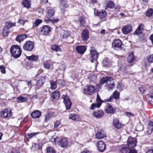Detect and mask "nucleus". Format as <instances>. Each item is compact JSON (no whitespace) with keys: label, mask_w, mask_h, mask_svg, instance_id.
Instances as JSON below:
<instances>
[{"label":"nucleus","mask_w":153,"mask_h":153,"mask_svg":"<svg viewBox=\"0 0 153 153\" xmlns=\"http://www.w3.org/2000/svg\"><path fill=\"white\" fill-rule=\"evenodd\" d=\"M97 103H93L92 104L91 109L92 110H94L96 108H99L101 105L103 101L100 98V96L98 94H97L96 98Z\"/></svg>","instance_id":"obj_10"},{"label":"nucleus","mask_w":153,"mask_h":153,"mask_svg":"<svg viewBox=\"0 0 153 153\" xmlns=\"http://www.w3.org/2000/svg\"><path fill=\"white\" fill-rule=\"evenodd\" d=\"M58 144L62 148H65L68 146V141L65 138L60 139L58 142Z\"/></svg>","instance_id":"obj_14"},{"label":"nucleus","mask_w":153,"mask_h":153,"mask_svg":"<svg viewBox=\"0 0 153 153\" xmlns=\"http://www.w3.org/2000/svg\"><path fill=\"white\" fill-rule=\"evenodd\" d=\"M11 110L9 108H6L0 112V117L2 119L8 120L12 116Z\"/></svg>","instance_id":"obj_2"},{"label":"nucleus","mask_w":153,"mask_h":153,"mask_svg":"<svg viewBox=\"0 0 153 153\" xmlns=\"http://www.w3.org/2000/svg\"><path fill=\"white\" fill-rule=\"evenodd\" d=\"M111 79V78L110 76L103 77L100 80V84L102 85L105 83H108Z\"/></svg>","instance_id":"obj_21"},{"label":"nucleus","mask_w":153,"mask_h":153,"mask_svg":"<svg viewBox=\"0 0 153 153\" xmlns=\"http://www.w3.org/2000/svg\"><path fill=\"white\" fill-rule=\"evenodd\" d=\"M143 33V31L137 28L134 33L133 34L134 35H140Z\"/></svg>","instance_id":"obj_48"},{"label":"nucleus","mask_w":153,"mask_h":153,"mask_svg":"<svg viewBox=\"0 0 153 153\" xmlns=\"http://www.w3.org/2000/svg\"><path fill=\"white\" fill-rule=\"evenodd\" d=\"M146 153H153V149L148 150Z\"/></svg>","instance_id":"obj_64"},{"label":"nucleus","mask_w":153,"mask_h":153,"mask_svg":"<svg viewBox=\"0 0 153 153\" xmlns=\"http://www.w3.org/2000/svg\"><path fill=\"white\" fill-rule=\"evenodd\" d=\"M90 59L92 62L94 61H96L99 56V53L97 52L95 49L93 47H91L90 49Z\"/></svg>","instance_id":"obj_3"},{"label":"nucleus","mask_w":153,"mask_h":153,"mask_svg":"<svg viewBox=\"0 0 153 153\" xmlns=\"http://www.w3.org/2000/svg\"><path fill=\"white\" fill-rule=\"evenodd\" d=\"M125 113L128 117H133L134 116V114L131 112H125Z\"/></svg>","instance_id":"obj_58"},{"label":"nucleus","mask_w":153,"mask_h":153,"mask_svg":"<svg viewBox=\"0 0 153 153\" xmlns=\"http://www.w3.org/2000/svg\"><path fill=\"white\" fill-rule=\"evenodd\" d=\"M26 58L30 61H36L38 60L39 56L37 55H33L30 56H27Z\"/></svg>","instance_id":"obj_27"},{"label":"nucleus","mask_w":153,"mask_h":153,"mask_svg":"<svg viewBox=\"0 0 153 153\" xmlns=\"http://www.w3.org/2000/svg\"><path fill=\"white\" fill-rule=\"evenodd\" d=\"M59 7L61 10V13L64 14L65 12H67V15L65 16L66 17L68 16V13L67 11H65V9L69 7V5L67 3L66 0H59Z\"/></svg>","instance_id":"obj_6"},{"label":"nucleus","mask_w":153,"mask_h":153,"mask_svg":"<svg viewBox=\"0 0 153 153\" xmlns=\"http://www.w3.org/2000/svg\"><path fill=\"white\" fill-rule=\"evenodd\" d=\"M22 4L24 7L28 8L31 6L30 1V0H24L22 2Z\"/></svg>","instance_id":"obj_31"},{"label":"nucleus","mask_w":153,"mask_h":153,"mask_svg":"<svg viewBox=\"0 0 153 153\" xmlns=\"http://www.w3.org/2000/svg\"><path fill=\"white\" fill-rule=\"evenodd\" d=\"M17 102L18 103L23 102H26L28 100L27 97H23L22 96H20L17 98Z\"/></svg>","instance_id":"obj_32"},{"label":"nucleus","mask_w":153,"mask_h":153,"mask_svg":"<svg viewBox=\"0 0 153 153\" xmlns=\"http://www.w3.org/2000/svg\"><path fill=\"white\" fill-rule=\"evenodd\" d=\"M123 46L122 42L119 39L114 40L112 42V48L116 50H121Z\"/></svg>","instance_id":"obj_5"},{"label":"nucleus","mask_w":153,"mask_h":153,"mask_svg":"<svg viewBox=\"0 0 153 153\" xmlns=\"http://www.w3.org/2000/svg\"><path fill=\"white\" fill-rule=\"evenodd\" d=\"M113 125L117 129H120L123 127V125L120 123L118 119H114L113 120Z\"/></svg>","instance_id":"obj_17"},{"label":"nucleus","mask_w":153,"mask_h":153,"mask_svg":"<svg viewBox=\"0 0 153 153\" xmlns=\"http://www.w3.org/2000/svg\"><path fill=\"white\" fill-rule=\"evenodd\" d=\"M37 89H39L41 87L43 86V85L45 82V78L44 77L40 78L38 80H37Z\"/></svg>","instance_id":"obj_18"},{"label":"nucleus","mask_w":153,"mask_h":153,"mask_svg":"<svg viewBox=\"0 0 153 153\" xmlns=\"http://www.w3.org/2000/svg\"><path fill=\"white\" fill-rule=\"evenodd\" d=\"M139 89L140 93H143L145 91V88L143 87H140L139 88Z\"/></svg>","instance_id":"obj_56"},{"label":"nucleus","mask_w":153,"mask_h":153,"mask_svg":"<svg viewBox=\"0 0 153 153\" xmlns=\"http://www.w3.org/2000/svg\"><path fill=\"white\" fill-rule=\"evenodd\" d=\"M50 61L47 60L44 62L43 63V66L44 68L49 70L50 68Z\"/></svg>","instance_id":"obj_39"},{"label":"nucleus","mask_w":153,"mask_h":153,"mask_svg":"<svg viewBox=\"0 0 153 153\" xmlns=\"http://www.w3.org/2000/svg\"><path fill=\"white\" fill-rule=\"evenodd\" d=\"M41 115V112L37 110L34 111L31 114L32 117L34 119L39 118Z\"/></svg>","instance_id":"obj_19"},{"label":"nucleus","mask_w":153,"mask_h":153,"mask_svg":"<svg viewBox=\"0 0 153 153\" xmlns=\"http://www.w3.org/2000/svg\"><path fill=\"white\" fill-rule=\"evenodd\" d=\"M97 146L98 151L101 152H103L106 149L105 143L102 140H100L97 143Z\"/></svg>","instance_id":"obj_12"},{"label":"nucleus","mask_w":153,"mask_h":153,"mask_svg":"<svg viewBox=\"0 0 153 153\" xmlns=\"http://www.w3.org/2000/svg\"><path fill=\"white\" fill-rule=\"evenodd\" d=\"M135 58L133 54H130L128 57L127 61L130 63L132 62L134 60Z\"/></svg>","instance_id":"obj_36"},{"label":"nucleus","mask_w":153,"mask_h":153,"mask_svg":"<svg viewBox=\"0 0 153 153\" xmlns=\"http://www.w3.org/2000/svg\"><path fill=\"white\" fill-rule=\"evenodd\" d=\"M47 153H56V151L50 147H48L47 148Z\"/></svg>","instance_id":"obj_45"},{"label":"nucleus","mask_w":153,"mask_h":153,"mask_svg":"<svg viewBox=\"0 0 153 153\" xmlns=\"http://www.w3.org/2000/svg\"><path fill=\"white\" fill-rule=\"evenodd\" d=\"M54 10L53 9H51L48 10V14L50 17H52L54 15Z\"/></svg>","instance_id":"obj_46"},{"label":"nucleus","mask_w":153,"mask_h":153,"mask_svg":"<svg viewBox=\"0 0 153 153\" xmlns=\"http://www.w3.org/2000/svg\"><path fill=\"white\" fill-rule=\"evenodd\" d=\"M105 110L106 112L109 114H113L115 111V110L109 104L107 105Z\"/></svg>","instance_id":"obj_22"},{"label":"nucleus","mask_w":153,"mask_h":153,"mask_svg":"<svg viewBox=\"0 0 153 153\" xmlns=\"http://www.w3.org/2000/svg\"><path fill=\"white\" fill-rule=\"evenodd\" d=\"M39 133L38 132L33 133H28L27 135L28 137L30 139L32 138L33 137L35 136L37 134Z\"/></svg>","instance_id":"obj_50"},{"label":"nucleus","mask_w":153,"mask_h":153,"mask_svg":"<svg viewBox=\"0 0 153 153\" xmlns=\"http://www.w3.org/2000/svg\"><path fill=\"white\" fill-rule=\"evenodd\" d=\"M106 15V13L105 10L98 11H97V16L100 19H102L105 18Z\"/></svg>","instance_id":"obj_20"},{"label":"nucleus","mask_w":153,"mask_h":153,"mask_svg":"<svg viewBox=\"0 0 153 153\" xmlns=\"http://www.w3.org/2000/svg\"><path fill=\"white\" fill-rule=\"evenodd\" d=\"M61 36L63 38H66L70 36V32L69 31L62 30L61 33Z\"/></svg>","instance_id":"obj_29"},{"label":"nucleus","mask_w":153,"mask_h":153,"mask_svg":"<svg viewBox=\"0 0 153 153\" xmlns=\"http://www.w3.org/2000/svg\"><path fill=\"white\" fill-rule=\"evenodd\" d=\"M113 98V97H112L111 96L109 99H107L106 101H108V102H110L112 101V99Z\"/></svg>","instance_id":"obj_62"},{"label":"nucleus","mask_w":153,"mask_h":153,"mask_svg":"<svg viewBox=\"0 0 153 153\" xmlns=\"http://www.w3.org/2000/svg\"><path fill=\"white\" fill-rule=\"evenodd\" d=\"M42 22V20L40 19H36L34 22L33 23L32 28L33 29H35L36 27L38 26Z\"/></svg>","instance_id":"obj_30"},{"label":"nucleus","mask_w":153,"mask_h":153,"mask_svg":"<svg viewBox=\"0 0 153 153\" xmlns=\"http://www.w3.org/2000/svg\"><path fill=\"white\" fill-rule=\"evenodd\" d=\"M115 6L114 3L111 1H108L106 5V7L110 9L113 8Z\"/></svg>","instance_id":"obj_41"},{"label":"nucleus","mask_w":153,"mask_h":153,"mask_svg":"<svg viewBox=\"0 0 153 153\" xmlns=\"http://www.w3.org/2000/svg\"><path fill=\"white\" fill-rule=\"evenodd\" d=\"M51 49L53 51H60V48L58 45H52Z\"/></svg>","instance_id":"obj_43"},{"label":"nucleus","mask_w":153,"mask_h":153,"mask_svg":"<svg viewBox=\"0 0 153 153\" xmlns=\"http://www.w3.org/2000/svg\"><path fill=\"white\" fill-rule=\"evenodd\" d=\"M79 21L81 26L84 27L85 26V22L84 18L82 17L79 18Z\"/></svg>","instance_id":"obj_47"},{"label":"nucleus","mask_w":153,"mask_h":153,"mask_svg":"<svg viewBox=\"0 0 153 153\" xmlns=\"http://www.w3.org/2000/svg\"><path fill=\"white\" fill-rule=\"evenodd\" d=\"M105 136V135L104 134L102 131H98L95 135L96 138L98 139H102Z\"/></svg>","instance_id":"obj_28"},{"label":"nucleus","mask_w":153,"mask_h":153,"mask_svg":"<svg viewBox=\"0 0 153 153\" xmlns=\"http://www.w3.org/2000/svg\"><path fill=\"white\" fill-rule=\"evenodd\" d=\"M9 33V29L4 27L2 31L3 35L4 37H7L8 36Z\"/></svg>","instance_id":"obj_37"},{"label":"nucleus","mask_w":153,"mask_h":153,"mask_svg":"<svg viewBox=\"0 0 153 153\" xmlns=\"http://www.w3.org/2000/svg\"><path fill=\"white\" fill-rule=\"evenodd\" d=\"M147 60L149 62L153 63V54L150 55L147 57Z\"/></svg>","instance_id":"obj_49"},{"label":"nucleus","mask_w":153,"mask_h":153,"mask_svg":"<svg viewBox=\"0 0 153 153\" xmlns=\"http://www.w3.org/2000/svg\"><path fill=\"white\" fill-rule=\"evenodd\" d=\"M129 153H137V151L135 149H129Z\"/></svg>","instance_id":"obj_57"},{"label":"nucleus","mask_w":153,"mask_h":153,"mask_svg":"<svg viewBox=\"0 0 153 153\" xmlns=\"http://www.w3.org/2000/svg\"><path fill=\"white\" fill-rule=\"evenodd\" d=\"M50 84L51 85V88L52 90H54L56 88V81H50Z\"/></svg>","instance_id":"obj_42"},{"label":"nucleus","mask_w":153,"mask_h":153,"mask_svg":"<svg viewBox=\"0 0 153 153\" xmlns=\"http://www.w3.org/2000/svg\"><path fill=\"white\" fill-rule=\"evenodd\" d=\"M69 118L70 119L77 121H79L80 120L79 116L78 115L74 113L70 114L69 115Z\"/></svg>","instance_id":"obj_25"},{"label":"nucleus","mask_w":153,"mask_h":153,"mask_svg":"<svg viewBox=\"0 0 153 153\" xmlns=\"http://www.w3.org/2000/svg\"><path fill=\"white\" fill-rule=\"evenodd\" d=\"M146 15L149 18H153V9H149L146 12Z\"/></svg>","instance_id":"obj_34"},{"label":"nucleus","mask_w":153,"mask_h":153,"mask_svg":"<svg viewBox=\"0 0 153 153\" xmlns=\"http://www.w3.org/2000/svg\"><path fill=\"white\" fill-rule=\"evenodd\" d=\"M60 124V122L59 121H57L54 123V128H57Z\"/></svg>","instance_id":"obj_55"},{"label":"nucleus","mask_w":153,"mask_h":153,"mask_svg":"<svg viewBox=\"0 0 153 153\" xmlns=\"http://www.w3.org/2000/svg\"><path fill=\"white\" fill-rule=\"evenodd\" d=\"M89 32L86 29L84 30L82 33V41H86L89 38Z\"/></svg>","instance_id":"obj_16"},{"label":"nucleus","mask_w":153,"mask_h":153,"mask_svg":"<svg viewBox=\"0 0 153 153\" xmlns=\"http://www.w3.org/2000/svg\"><path fill=\"white\" fill-rule=\"evenodd\" d=\"M147 128L148 129V132L151 133L153 131V122L152 121H149Z\"/></svg>","instance_id":"obj_35"},{"label":"nucleus","mask_w":153,"mask_h":153,"mask_svg":"<svg viewBox=\"0 0 153 153\" xmlns=\"http://www.w3.org/2000/svg\"><path fill=\"white\" fill-rule=\"evenodd\" d=\"M95 89L93 85H88L83 89V93L85 94L92 95L95 92Z\"/></svg>","instance_id":"obj_9"},{"label":"nucleus","mask_w":153,"mask_h":153,"mask_svg":"<svg viewBox=\"0 0 153 153\" xmlns=\"http://www.w3.org/2000/svg\"><path fill=\"white\" fill-rule=\"evenodd\" d=\"M27 35L25 34L18 35L16 38V40L19 42H20L27 38Z\"/></svg>","instance_id":"obj_26"},{"label":"nucleus","mask_w":153,"mask_h":153,"mask_svg":"<svg viewBox=\"0 0 153 153\" xmlns=\"http://www.w3.org/2000/svg\"><path fill=\"white\" fill-rule=\"evenodd\" d=\"M137 140L135 138L129 137L127 142V145L129 148H133L136 146Z\"/></svg>","instance_id":"obj_11"},{"label":"nucleus","mask_w":153,"mask_h":153,"mask_svg":"<svg viewBox=\"0 0 153 153\" xmlns=\"http://www.w3.org/2000/svg\"><path fill=\"white\" fill-rule=\"evenodd\" d=\"M120 6L119 5H117L114 8L115 11L116 12L119 11L120 9Z\"/></svg>","instance_id":"obj_59"},{"label":"nucleus","mask_w":153,"mask_h":153,"mask_svg":"<svg viewBox=\"0 0 153 153\" xmlns=\"http://www.w3.org/2000/svg\"><path fill=\"white\" fill-rule=\"evenodd\" d=\"M53 114L52 112H50L47 114L45 116V121H48L52 117Z\"/></svg>","instance_id":"obj_44"},{"label":"nucleus","mask_w":153,"mask_h":153,"mask_svg":"<svg viewBox=\"0 0 153 153\" xmlns=\"http://www.w3.org/2000/svg\"><path fill=\"white\" fill-rule=\"evenodd\" d=\"M150 39L151 41L152 44L153 45V34L150 36Z\"/></svg>","instance_id":"obj_63"},{"label":"nucleus","mask_w":153,"mask_h":153,"mask_svg":"<svg viewBox=\"0 0 153 153\" xmlns=\"http://www.w3.org/2000/svg\"><path fill=\"white\" fill-rule=\"evenodd\" d=\"M102 65L103 66V67H108L109 65V62L105 60H103L102 61Z\"/></svg>","instance_id":"obj_51"},{"label":"nucleus","mask_w":153,"mask_h":153,"mask_svg":"<svg viewBox=\"0 0 153 153\" xmlns=\"http://www.w3.org/2000/svg\"><path fill=\"white\" fill-rule=\"evenodd\" d=\"M144 25L142 23H140L137 27V28L138 29H140V30L142 31H143L144 30Z\"/></svg>","instance_id":"obj_52"},{"label":"nucleus","mask_w":153,"mask_h":153,"mask_svg":"<svg viewBox=\"0 0 153 153\" xmlns=\"http://www.w3.org/2000/svg\"><path fill=\"white\" fill-rule=\"evenodd\" d=\"M81 153H91L88 150H84L82 151Z\"/></svg>","instance_id":"obj_61"},{"label":"nucleus","mask_w":153,"mask_h":153,"mask_svg":"<svg viewBox=\"0 0 153 153\" xmlns=\"http://www.w3.org/2000/svg\"><path fill=\"white\" fill-rule=\"evenodd\" d=\"M86 48L85 46L79 45L76 47V50L78 53L83 54L86 51Z\"/></svg>","instance_id":"obj_15"},{"label":"nucleus","mask_w":153,"mask_h":153,"mask_svg":"<svg viewBox=\"0 0 153 153\" xmlns=\"http://www.w3.org/2000/svg\"><path fill=\"white\" fill-rule=\"evenodd\" d=\"M119 94L117 91H116L113 94V97L115 99H117L119 97Z\"/></svg>","instance_id":"obj_54"},{"label":"nucleus","mask_w":153,"mask_h":153,"mask_svg":"<svg viewBox=\"0 0 153 153\" xmlns=\"http://www.w3.org/2000/svg\"><path fill=\"white\" fill-rule=\"evenodd\" d=\"M15 26V23H11L10 22H7L6 23V25L4 27H6V28L9 29L13 26Z\"/></svg>","instance_id":"obj_38"},{"label":"nucleus","mask_w":153,"mask_h":153,"mask_svg":"<svg viewBox=\"0 0 153 153\" xmlns=\"http://www.w3.org/2000/svg\"><path fill=\"white\" fill-rule=\"evenodd\" d=\"M132 30V26L131 24H128L123 27L122 31L124 34H127L131 33Z\"/></svg>","instance_id":"obj_13"},{"label":"nucleus","mask_w":153,"mask_h":153,"mask_svg":"<svg viewBox=\"0 0 153 153\" xmlns=\"http://www.w3.org/2000/svg\"><path fill=\"white\" fill-rule=\"evenodd\" d=\"M108 90H112L115 86L114 82L113 80L111 79L109 81V83H107Z\"/></svg>","instance_id":"obj_33"},{"label":"nucleus","mask_w":153,"mask_h":153,"mask_svg":"<svg viewBox=\"0 0 153 153\" xmlns=\"http://www.w3.org/2000/svg\"><path fill=\"white\" fill-rule=\"evenodd\" d=\"M62 98L63 99V102L64 103L66 108V110H69L70 109L72 105V102L67 95H63Z\"/></svg>","instance_id":"obj_7"},{"label":"nucleus","mask_w":153,"mask_h":153,"mask_svg":"<svg viewBox=\"0 0 153 153\" xmlns=\"http://www.w3.org/2000/svg\"><path fill=\"white\" fill-rule=\"evenodd\" d=\"M59 20L58 18H56V19H51V21L53 23H55L58 22Z\"/></svg>","instance_id":"obj_60"},{"label":"nucleus","mask_w":153,"mask_h":153,"mask_svg":"<svg viewBox=\"0 0 153 153\" xmlns=\"http://www.w3.org/2000/svg\"><path fill=\"white\" fill-rule=\"evenodd\" d=\"M34 48V42L31 41H26L23 46V48L24 50L28 52L33 51Z\"/></svg>","instance_id":"obj_4"},{"label":"nucleus","mask_w":153,"mask_h":153,"mask_svg":"<svg viewBox=\"0 0 153 153\" xmlns=\"http://www.w3.org/2000/svg\"><path fill=\"white\" fill-rule=\"evenodd\" d=\"M0 69L1 70V72L3 74H4L6 73V71H5V67L2 65L0 66Z\"/></svg>","instance_id":"obj_53"},{"label":"nucleus","mask_w":153,"mask_h":153,"mask_svg":"<svg viewBox=\"0 0 153 153\" xmlns=\"http://www.w3.org/2000/svg\"><path fill=\"white\" fill-rule=\"evenodd\" d=\"M10 52L13 57L15 58H18L20 56L22 51L19 46L13 45L10 48Z\"/></svg>","instance_id":"obj_1"},{"label":"nucleus","mask_w":153,"mask_h":153,"mask_svg":"<svg viewBox=\"0 0 153 153\" xmlns=\"http://www.w3.org/2000/svg\"><path fill=\"white\" fill-rule=\"evenodd\" d=\"M60 97L59 91L56 90L54 91L52 94V97L53 99L58 100Z\"/></svg>","instance_id":"obj_24"},{"label":"nucleus","mask_w":153,"mask_h":153,"mask_svg":"<svg viewBox=\"0 0 153 153\" xmlns=\"http://www.w3.org/2000/svg\"><path fill=\"white\" fill-rule=\"evenodd\" d=\"M40 32L43 35H46L50 33L51 31V28L48 25H45L41 27L40 28Z\"/></svg>","instance_id":"obj_8"},{"label":"nucleus","mask_w":153,"mask_h":153,"mask_svg":"<svg viewBox=\"0 0 153 153\" xmlns=\"http://www.w3.org/2000/svg\"><path fill=\"white\" fill-rule=\"evenodd\" d=\"M129 148L127 146L122 147L120 151V153H129Z\"/></svg>","instance_id":"obj_40"},{"label":"nucleus","mask_w":153,"mask_h":153,"mask_svg":"<svg viewBox=\"0 0 153 153\" xmlns=\"http://www.w3.org/2000/svg\"><path fill=\"white\" fill-rule=\"evenodd\" d=\"M94 115L96 118H102L103 116L104 113L102 111L98 110L94 112Z\"/></svg>","instance_id":"obj_23"}]
</instances>
